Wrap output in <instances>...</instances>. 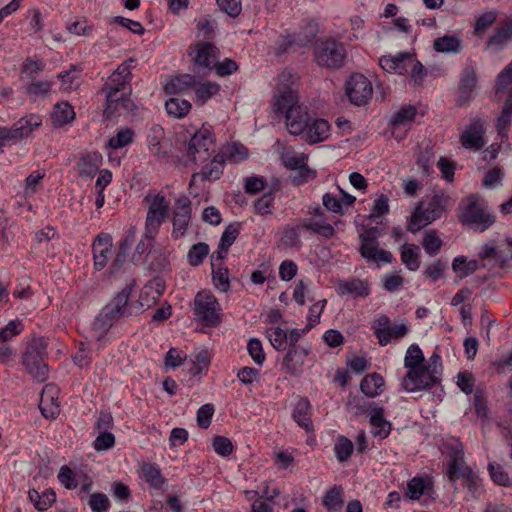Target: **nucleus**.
<instances>
[{"mask_svg": "<svg viewBox=\"0 0 512 512\" xmlns=\"http://www.w3.org/2000/svg\"><path fill=\"white\" fill-rule=\"evenodd\" d=\"M133 62V59H129L121 63L103 86V91L106 93L105 113L108 115L121 111L128 113L136 110V105L130 97Z\"/></svg>", "mask_w": 512, "mask_h": 512, "instance_id": "1", "label": "nucleus"}, {"mask_svg": "<svg viewBox=\"0 0 512 512\" xmlns=\"http://www.w3.org/2000/svg\"><path fill=\"white\" fill-rule=\"evenodd\" d=\"M463 444L450 438V483L459 479L467 490V500L479 499L483 493L481 478L464 461Z\"/></svg>", "mask_w": 512, "mask_h": 512, "instance_id": "2", "label": "nucleus"}, {"mask_svg": "<svg viewBox=\"0 0 512 512\" xmlns=\"http://www.w3.org/2000/svg\"><path fill=\"white\" fill-rule=\"evenodd\" d=\"M442 373L441 357L437 352H433L426 364L406 372L401 380V387L408 393L430 389L440 383Z\"/></svg>", "mask_w": 512, "mask_h": 512, "instance_id": "3", "label": "nucleus"}, {"mask_svg": "<svg viewBox=\"0 0 512 512\" xmlns=\"http://www.w3.org/2000/svg\"><path fill=\"white\" fill-rule=\"evenodd\" d=\"M458 210L462 225L474 231L483 232L495 223L496 217L488 204L477 195L462 199Z\"/></svg>", "mask_w": 512, "mask_h": 512, "instance_id": "4", "label": "nucleus"}, {"mask_svg": "<svg viewBox=\"0 0 512 512\" xmlns=\"http://www.w3.org/2000/svg\"><path fill=\"white\" fill-rule=\"evenodd\" d=\"M47 355V340L43 337L33 338L27 345L22 356V363L27 372L37 382H44L48 376V365L45 363Z\"/></svg>", "mask_w": 512, "mask_h": 512, "instance_id": "5", "label": "nucleus"}, {"mask_svg": "<svg viewBox=\"0 0 512 512\" xmlns=\"http://www.w3.org/2000/svg\"><path fill=\"white\" fill-rule=\"evenodd\" d=\"M144 200L148 203L144 234L147 238L154 239L161 225L169 215L170 204L161 193L156 195L149 194Z\"/></svg>", "mask_w": 512, "mask_h": 512, "instance_id": "6", "label": "nucleus"}, {"mask_svg": "<svg viewBox=\"0 0 512 512\" xmlns=\"http://www.w3.org/2000/svg\"><path fill=\"white\" fill-rule=\"evenodd\" d=\"M131 285H126L114 298L101 310L94 322V329L106 332L111 328L116 319L122 317L131 294Z\"/></svg>", "mask_w": 512, "mask_h": 512, "instance_id": "7", "label": "nucleus"}, {"mask_svg": "<svg viewBox=\"0 0 512 512\" xmlns=\"http://www.w3.org/2000/svg\"><path fill=\"white\" fill-rule=\"evenodd\" d=\"M195 320L206 327H216L221 322V307L210 292L200 291L194 298Z\"/></svg>", "mask_w": 512, "mask_h": 512, "instance_id": "8", "label": "nucleus"}, {"mask_svg": "<svg viewBox=\"0 0 512 512\" xmlns=\"http://www.w3.org/2000/svg\"><path fill=\"white\" fill-rule=\"evenodd\" d=\"M215 151L214 136L208 127L196 130L186 143V155L193 162H205Z\"/></svg>", "mask_w": 512, "mask_h": 512, "instance_id": "9", "label": "nucleus"}, {"mask_svg": "<svg viewBox=\"0 0 512 512\" xmlns=\"http://www.w3.org/2000/svg\"><path fill=\"white\" fill-rule=\"evenodd\" d=\"M37 115L21 118L12 127H0V151L6 146L14 145L31 135L33 130L41 125Z\"/></svg>", "mask_w": 512, "mask_h": 512, "instance_id": "10", "label": "nucleus"}, {"mask_svg": "<svg viewBox=\"0 0 512 512\" xmlns=\"http://www.w3.org/2000/svg\"><path fill=\"white\" fill-rule=\"evenodd\" d=\"M444 211L440 200L436 197L430 201H420L408 222V230L412 233L420 231L422 228L439 218Z\"/></svg>", "mask_w": 512, "mask_h": 512, "instance_id": "11", "label": "nucleus"}, {"mask_svg": "<svg viewBox=\"0 0 512 512\" xmlns=\"http://www.w3.org/2000/svg\"><path fill=\"white\" fill-rule=\"evenodd\" d=\"M345 92L351 104L365 106L373 94L372 83L363 74L355 73L347 80Z\"/></svg>", "mask_w": 512, "mask_h": 512, "instance_id": "12", "label": "nucleus"}, {"mask_svg": "<svg viewBox=\"0 0 512 512\" xmlns=\"http://www.w3.org/2000/svg\"><path fill=\"white\" fill-rule=\"evenodd\" d=\"M345 49L335 40L322 42L315 50V59L319 66L339 68L343 65Z\"/></svg>", "mask_w": 512, "mask_h": 512, "instance_id": "13", "label": "nucleus"}, {"mask_svg": "<svg viewBox=\"0 0 512 512\" xmlns=\"http://www.w3.org/2000/svg\"><path fill=\"white\" fill-rule=\"evenodd\" d=\"M359 238L361 241L359 252L364 259H366L368 262H375L377 264L392 263V253L379 248V243L371 231L367 233H361Z\"/></svg>", "mask_w": 512, "mask_h": 512, "instance_id": "14", "label": "nucleus"}, {"mask_svg": "<svg viewBox=\"0 0 512 512\" xmlns=\"http://www.w3.org/2000/svg\"><path fill=\"white\" fill-rule=\"evenodd\" d=\"M192 207L191 200L187 196H180L175 201V208L172 218V237H183L191 221Z\"/></svg>", "mask_w": 512, "mask_h": 512, "instance_id": "15", "label": "nucleus"}, {"mask_svg": "<svg viewBox=\"0 0 512 512\" xmlns=\"http://www.w3.org/2000/svg\"><path fill=\"white\" fill-rule=\"evenodd\" d=\"M317 33L318 24L314 21H309L299 32L285 36L279 49L286 51L289 48H293L296 51L300 48L309 47L313 44Z\"/></svg>", "mask_w": 512, "mask_h": 512, "instance_id": "16", "label": "nucleus"}, {"mask_svg": "<svg viewBox=\"0 0 512 512\" xmlns=\"http://www.w3.org/2000/svg\"><path fill=\"white\" fill-rule=\"evenodd\" d=\"M313 217L300 220L299 227L317 233L327 239L335 234L334 227L326 220L325 214L319 205L309 210Z\"/></svg>", "mask_w": 512, "mask_h": 512, "instance_id": "17", "label": "nucleus"}, {"mask_svg": "<svg viewBox=\"0 0 512 512\" xmlns=\"http://www.w3.org/2000/svg\"><path fill=\"white\" fill-rule=\"evenodd\" d=\"M339 195L327 192L322 196V204L327 211L334 214L344 215L346 211L355 203L356 197L346 193L339 186L337 187Z\"/></svg>", "mask_w": 512, "mask_h": 512, "instance_id": "18", "label": "nucleus"}, {"mask_svg": "<svg viewBox=\"0 0 512 512\" xmlns=\"http://www.w3.org/2000/svg\"><path fill=\"white\" fill-rule=\"evenodd\" d=\"M309 349L305 347H290L282 359V367L291 376L298 377L304 371L305 359Z\"/></svg>", "mask_w": 512, "mask_h": 512, "instance_id": "19", "label": "nucleus"}, {"mask_svg": "<svg viewBox=\"0 0 512 512\" xmlns=\"http://www.w3.org/2000/svg\"><path fill=\"white\" fill-rule=\"evenodd\" d=\"M476 83L477 76L475 73V68L472 65H467L463 69L459 81L458 96L456 98V103L458 106H465L470 102V100L473 98Z\"/></svg>", "mask_w": 512, "mask_h": 512, "instance_id": "20", "label": "nucleus"}, {"mask_svg": "<svg viewBox=\"0 0 512 512\" xmlns=\"http://www.w3.org/2000/svg\"><path fill=\"white\" fill-rule=\"evenodd\" d=\"M311 119L312 117L310 116L307 107L301 105L300 107L287 112V115L285 116V125L290 134L302 137Z\"/></svg>", "mask_w": 512, "mask_h": 512, "instance_id": "21", "label": "nucleus"}, {"mask_svg": "<svg viewBox=\"0 0 512 512\" xmlns=\"http://www.w3.org/2000/svg\"><path fill=\"white\" fill-rule=\"evenodd\" d=\"M413 58V55L410 53H398L394 56L384 55L379 59V65L388 73L406 75L409 73V67Z\"/></svg>", "mask_w": 512, "mask_h": 512, "instance_id": "22", "label": "nucleus"}, {"mask_svg": "<svg viewBox=\"0 0 512 512\" xmlns=\"http://www.w3.org/2000/svg\"><path fill=\"white\" fill-rule=\"evenodd\" d=\"M112 248V237L108 233H99L92 244L94 268L102 270L109 259Z\"/></svg>", "mask_w": 512, "mask_h": 512, "instance_id": "23", "label": "nucleus"}, {"mask_svg": "<svg viewBox=\"0 0 512 512\" xmlns=\"http://www.w3.org/2000/svg\"><path fill=\"white\" fill-rule=\"evenodd\" d=\"M300 106L297 91L294 88L286 87L285 89L281 88L280 90H276L274 95L276 113L286 116L287 112Z\"/></svg>", "mask_w": 512, "mask_h": 512, "instance_id": "24", "label": "nucleus"}, {"mask_svg": "<svg viewBox=\"0 0 512 512\" xmlns=\"http://www.w3.org/2000/svg\"><path fill=\"white\" fill-rule=\"evenodd\" d=\"M370 292L369 282L359 278L341 280L337 286V293L340 296L349 295L352 298H366Z\"/></svg>", "mask_w": 512, "mask_h": 512, "instance_id": "25", "label": "nucleus"}, {"mask_svg": "<svg viewBox=\"0 0 512 512\" xmlns=\"http://www.w3.org/2000/svg\"><path fill=\"white\" fill-rule=\"evenodd\" d=\"M58 389L54 385H46L41 393L39 408L45 418H55L59 414Z\"/></svg>", "mask_w": 512, "mask_h": 512, "instance_id": "26", "label": "nucleus"}, {"mask_svg": "<svg viewBox=\"0 0 512 512\" xmlns=\"http://www.w3.org/2000/svg\"><path fill=\"white\" fill-rule=\"evenodd\" d=\"M484 126L480 119L472 122L461 135L463 147L467 149L480 150L485 142L483 139Z\"/></svg>", "mask_w": 512, "mask_h": 512, "instance_id": "27", "label": "nucleus"}, {"mask_svg": "<svg viewBox=\"0 0 512 512\" xmlns=\"http://www.w3.org/2000/svg\"><path fill=\"white\" fill-rule=\"evenodd\" d=\"M103 157L97 152H89L82 155L77 163L78 174L81 178L91 180L99 171Z\"/></svg>", "mask_w": 512, "mask_h": 512, "instance_id": "28", "label": "nucleus"}, {"mask_svg": "<svg viewBox=\"0 0 512 512\" xmlns=\"http://www.w3.org/2000/svg\"><path fill=\"white\" fill-rule=\"evenodd\" d=\"M512 42V20L505 22L496 29L494 34L488 39L486 49L492 53H498Z\"/></svg>", "mask_w": 512, "mask_h": 512, "instance_id": "29", "label": "nucleus"}, {"mask_svg": "<svg viewBox=\"0 0 512 512\" xmlns=\"http://www.w3.org/2000/svg\"><path fill=\"white\" fill-rule=\"evenodd\" d=\"M225 163L222 156L219 153L216 154L209 164L203 166L199 172L192 175L190 183L192 184L197 180L214 181L219 179L223 174Z\"/></svg>", "mask_w": 512, "mask_h": 512, "instance_id": "30", "label": "nucleus"}, {"mask_svg": "<svg viewBox=\"0 0 512 512\" xmlns=\"http://www.w3.org/2000/svg\"><path fill=\"white\" fill-rule=\"evenodd\" d=\"M330 134V124L325 119H311L305 133L302 135L309 144H315L326 140Z\"/></svg>", "mask_w": 512, "mask_h": 512, "instance_id": "31", "label": "nucleus"}, {"mask_svg": "<svg viewBox=\"0 0 512 512\" xmlns=\"http://www.w3.org/2000/svg\"><path fill=\"white\" fill-rule=\"evenodd\" d=\"M368 416L373 427V435L382 439L388 437L391 432V423L384 418V408L370 407Z\"/></svg>", "mask_w": 512, "mask_h": 512, "instance_id": "32", "label": "nucleus"}, {"mask_svg": "<svg viewBox=\"0 0 512 512\" xmlns=\"http://www.w3.org/2000/svg\"><path fill=\"white\" fill-rule=\"evenodd\" d=\"M292 418L306 431L312 429L311 405L307 398H300L293 410Z\"/></svg>", "mask_w": 512, "mask_h": 512, "instance_id": "33", "label": "nucleus"}, {"mask_svg": "<svg viewBox=\"0 0 512 512\" xmlns=\"http://www.w3.org/2000/svg\"><path fill=\"white\" fill-rule=\"evenodd\" d=\"M164 136L165 133L163 128L158 125H154L151 127L147 137L149 151L159 159H163L167 156V151L163 148L162 145Z\"/></svg>", "mask_w": 512, "mask_h": 512, "instance_id": "34", "label": "nucleus"}, {"mask_svg": "<svg viewBox=\"0 0 512 512\" xmlns=\"http://www.w3.org/2000/svg\"><path fill=\"white\" fill-rule=\"evenodd\" d=\"M479 262L476 259H468L466 256H457L452 261V269L458 280L466 278L477 271Z\"/></svg>", "mask_w": 512, "mask_h": 512, "instance_id": "35", "label": "nucleus"}, {"mask_svg": "<svg viewBox=\"0 0 512 512\" xmlns=\"http://www.w3.org/2000/svg\"><path fill=\"white\" fill-rule=\"evenodd\" d=\"M75 118L74 108L66 101L56 103L52 113V123L54 127H62Z\"/></svg>", "mask_w": 512, "mask_h": 512, "instance_id": "36", "label": "nucleus"}, {"mask_svg": "<svg viewBox=\"0 0 512 512\" xmlns=\"http://www.w3.org/2000/svg\"><path fill=\"white\" fill-rule=\"evenodd\" d=\"M196 79L190 74H183L172 78L165 84V91L168 94H180L193 89Z\"/></svg>", "mask_w": 512, "mask_h": 512, "instance_id": "37", "label": "nucleus"}, {"mask_svg": "<svg viewBox=\"0 0 512 512\" xmlns=\"http://www.w3.org/2000/svg\"><path fill=\"white\" fill-rule=\"evenodd\" d=\"M225 162L239 163L248 156L247 148L241 143L232 142L223 146L219 151Z\"/></svg>", "mask_w": 512, "mask_h": 512, "instance_id": "38", "label": "nucleus"}, {"mask_svg": "<svg viewBox=\"0 0 512 512\" xmlns=\"http://www.w3.org/2000/svg\"><path fill=\"white\" fill-rule=\"evenodd\" d=\"M372 330L381 346L391 342V321L388 316H379L372 324Z\"/></svg>", "mask_w": 512, "mask_h": 512, "instance_id": "39", "label": "nucleus"}, {"mask_svg": "<svg viewBox=\"0 0 512 512\" xmlns=\"http://www.w3.org/2000/svg\"><path fill=\"white\" fill-rule=\"evenodd\" d=\"M384 385V380L381 375L377 373L366 375L361 383V391L368 397L373 398L381 394Z\"/></svg>", "mask_w": 512, "mask_h": 512, "instance_id": "40", "label": "nucleus"}, {"mask_svg": "<svg viewBox=\"0 0 512 512\" xmlns=\"http://www.w3.org/2000/svg\"><path fill=\"white\" fill-rule=\"evenodd\" d=\"M322 503L327 512H341L344 504L343 489L340 486H334L325 493Z\"/></svg>", "mask_w": 512, "mask_h": 512, "instance_id": "41", "label": "nucleus"}, {"mask_svg": "<svg viewBox=\"0 0 512 512\" xmlns=\"http://www.w3.org/2000/svg\"><path fill=\"white\" fill-rule=\"evenodd\" d=\"M488 472L491 480L499 486L509 487L512 486V469L511 473L506 471L502 465L496 462L488 464Z\"/></svg>", "mask_w": 512, "mask_h": 512, "instance_id": "42", "label": "nucleus"}, {"mask_svg": "<svg viewBox=\"0 0 512 512\" xmlns=\"http://www.w3.org/2000/svg\"><path fill=\"white\" fill-rule=\"evenodd\" d=\"M431 481L427 477H414L407 483L406 496L411 500H419L430 488Z\"/></svg>", "mask_w": 512, "mask_h": 512, "instance_id": "43", "label": "nucleus"}, {"mask_svg": "<svg viewBox=\"0 0 512 512\" xmlns=\"http://www.w3.org/2000/svg\"><path fill=\"white\" fill-rule=\"evenodd\" d=\"M216 57V47L208 42L199 43L196 46L195 63L202 67H210Z\"/></svg>", "mask_w": 512, "mask_h": 512, "instance_id": "44", "label": "nucleus"}, {"mask_svg": "<svg viewBox=\"0 0 512 512\" xmlns=\"http://www.w3.org/2000/svg\"><path fill=\"white\" fill-rule=\"evenodd\" d=\"M420 249L415 244H404L401 248V261L411 271H416L420 266Z\"/></svg>", "mask_w": 512, "mask_h": 512, "instance_id": "45", "label": "nucleus"}, {"mask_svg": "<svg viewBox=\"0 0 512 512\" xmlns=\"http://www.w3.org/2000/svg\"><path fill=\"white\" fill-rule=\"evenodd\" d=\"M58 78L64 91H73L81 84V70L73 66L70 70L60 72Z\"/></svg>", "mask_w": 512, "mask_h": 512, "instance_id": "46", "label": "nucleus"}, {"mask_svg": "<svg viewBox=\"0 0 512 512\" xmlns=\"http://www.w3.org/2000/svg\"><path fill=\"white\" fill-rule=\"evenodd\" d=\"M416 114V107L412 105L403 106L393 114L390 119V125L394 128L405 126L415 119Z\"/></svg>", "mask_w": 512, "mask_h": 512, "instance_id": "47", "label": "nucleus"}, {"mask_svg": "<svg viewBox=\"0 0 512 512\" xmlns=\"http://www.w3.org/2000/svg\"><path fill=\"white\" fill-rule=\"evenodd\" d=\"M167 113L175 118L184 117L191 109V103L185 99L172 97L165 102Z\"/></svg>", "mask_w": 512, "mask_h": 512, "instance_id": "48", "label": "nucleus"}, {"mask_svg": "<svg viewBox=\"0 0 512 512\" xmlns=\"http://www.w3.org/2000/svg\"><path fill=\"white\" fill-rule=\"evenodd\" d=\"M422 350L417 344H412L408 347L404 357V367L407 371L426 364Z\"/></svg>", "mask_w": 512, "mask_h": 512, "instance_id": "49", "label": "nucleus"}, {"mask_svg": "<svg viewBox=\"0 0 512 512\" xmlns=\"http://www.w3.org/2000/svg\"><path fill=\"white\" fill-rule=\"evenodd\" d=\"M142 474L144 479L154 488L160 489L164 484L160 468L156 464L144 463L142 465Z\"/></svg>", "mask_w": 512, "mask_h": 512, "instance_id": "50", "label": "nucleus"}, {"mask_svg": "<svg viewBox=\"0 0 512 512\" xmlns=\"http://www.w3.org/2000/svg\"><path fill=\"white\" fill-rule=\"evenodd\" d=\"M353 443L345 436H339L334 445V452L339 462L347 461L353 453Z\"/></svg>", "mask_w": 512, "mask_h": 512, "instance_id": "51", "label": "nucleus"}, {"mask_svg": "<svg viewBox=\"0 0 512 512\" xmlns=\"http://www.w3.org/2000/svg\"><path fill=\"white\" fill-rule=\"evenodd\" d=\"M134 137V132L130 128H121L117 131V133L112 136L109 141L108 145L112 149H120L128 144L132 143Z\"/></svg>", "mask_w": 512, "mask_h": 512, "instance_id": "52", "label": "nucleus"}, {"mask_svg": "<svg viewBox=\"0 0 512 512\" xmlns=\"http://www.w3.org/2000/svg\"><path fill=\"white\" fill-rule=\"evenodd\" d=\"M209 254V246L204 242H199L191 246L188 251V262L192 266H199Z\"/></svg>", "mask_w": 512, "mask_h": 512, "instance_id": "53", "label": "nucleus"}, {"mask_svg": "<svg viewBox=\"0 0 512 512\" xmlns=\"http://www.w3.org/2000/svg\"><path fill=\"white\" fill-rule=\"evenodd\" d=\"M240 224L239 223H232L229 224L224 232L222 233L220 242H219V249L224 250L225 253L228 252V249L232 246V244L235 242L236 238L238 237L240 233Z\"/></svg>", "mask_w": 512, "mask_h": 512, "instance_id": "54", "label": "nucleus"}, {"mask_svg": "<svg viewBox=\"0 0 512 512\" xmlns=\"http://www.w3.org/2000/svg\"><path fill=\"white\" fill-rule=\"evenodd\" d=\"M267 337L271 345L278 351L285 350L287 344V331L280 327L268 328L266 330Z\"/></svg>", "mask_w": 512, "mask_h": 512, "instance_id": "55", "label": "nucleus"}, {"mask_svg": "<svg viewBox=\"0 0 512 512\" xmlns=\"http://www.w3.org/2000/svg\"><path fill=\"white\" fill-rule=\"evenodd\" d=\"M441 245L442 241L435 231L430 230L425 233L422 240V246L428 255H436L439 252Z\"/></svg>", "mask_w": 512, "mask_h": 512, "instance_id": "56", "label": "nucleus"}, {"mask_svg": "<svg viewBox=\"0 0 512 512\" xmlns=\"http://www.w3.org/2000/svg\"><path fill=\"white\" fill-rule=\"evenodd\" d=\"M194 90L197 99L201 102H205L219 92L220 86L217 83L207 81L197 85L195 84Z\"/></svg>", "mask_w": 512, "mask_h": 512, "instance_id": "57", "label": "nucleus"}, {"mask_svg": "<svg viewBox=\"0 0 512 512\" xmlns=\"http://www.w3.org/2000/svg\"><path fill=\"white\" fill-rule=\"evenodd\" d=\"M389 198L385 194L379 195L374 201L370 212L371 219H378L389 213Z\"/></svg>", "mask_w": 512, "mask_h": 512, "instance_id": "58", "label": "nucleus"}, {"mask_svg": "<svg viewBox=\"0 0 512 512\" xmlns=\"http://www.w3.org/2000/svg\"><path fill=\"white\" fill-rule=\"evenodd\" d=\"M191 361L192 366L190 372L193 375H198L206 370L210 364L209 352L207 350H201L193 356Z\"/></svg>", "mask_w": 512, "mask_h": 512, "instance_id": "59", "label": "nucleus"}, {"mask_svg": "<svg viewBox=\"0 0 512 512\" xmlns=\"http://www.w3.org/2000/svg\"><path fill=\"white\" fill-rule=\"evenodd\" d=\"M129 250H130V244H129L128 240L125 239V240L121 241L119 244L118 252H117L115 259L113 260L111 267H110L111 274L116 273L117 271H119L122 268L123 264L126 262Z\"/></svg>", "mask_w": 512, "mask_h": 512, "instance_id": "60", "label": "nucleus"}, {"mask_svg": "<svg viewBox=\"0 0 512 512\" xmlns=\"http://www.w3.org/2000/svg\"><path fill=\"white\" fill-rule=\"evenodd\" d=\"M247 351L257 365H262L264 363L266 357L262 343L259 339H250L247 344Z\"/></svg>", "mask_w": 512, "mask_h": 512, "instance_id": "61", "label": "nucleus"}, {"mask_svg": "<svg viewBox=\"0 0 512 512\" xmlns=\"http://www.w3.org/2000/svg\"><path fill=\"white\" fill-rule=\"evenodd\" d=\"M212 447L214 451L222 457L229 456L234 449L231 440L224 436H215L212 441Z\"/></svg>", "mask_w": 512, "mask_h": 512, "instance_id": "62", "label": "nucleus"}, {"mask_svg": "<svg viewBox=\"0 0 512 512\" xmlns=\"http://www.w3.org/2000/svg\"><path fill=\"white\" fill-rule=\"evenodd\" d=\"M282 161L286 168L295 171L301 167L307 160L303 154L296 153L294 151H286L282 154Z\"/></svg>", "mask_w": 512, "mask_h": 512, "instance_id": "63", "label": "nucleus"}, {"mask_svg": "<svg viewBox=\"0 0 512 512\" xmlns=\"http://www.w3.org/2000/svg\"><path fill=\"white\" fill-rule=\"evenodd\" d=\"M88 504L93 512H105L110 507L109 499L103 493L91 494Z\"/></svg>", "mask_w": 512, "mask_h": 512, "instance_id": "64", "label": "nucleus"}]
</instances>
